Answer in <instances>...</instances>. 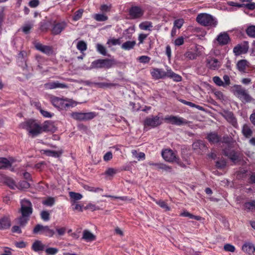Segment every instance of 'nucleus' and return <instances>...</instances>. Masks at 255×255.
I'll return each mask as SVG.
<instances>
[{
    "label": "nucleus",
    "mask_w": 255,
    "mask_h": 255,
    "mask_svg": "<svg viewBox=\"0 0 255 255\" xmlns=\"http://www.w3.org/2000/svg\"><path fill=\"white\" fill-rule=\"evenodd\" d=\"M247 34L252 37H255V26H249L246 30Z\"/></svg>",
    "instance_id": "nucleus-52"
},
{
    "label": "nucleus",
    "mask_w": 255,
    "mask_h": 255,
    "mask_svg": "<svg viewBox=\"0 0 255 255\" xmlns=\"http://www.w3.org/2000/svg\"><path fill=\"white\" fill-rule=\"evenodd\" d=\"M83 187L86 190L93 192H98L103 191V189L101 188L91 187L88 185H84L83 186Z\"/></svg>",
    "instance_id": "nucleus-37"
},
{
    "label": "nucleus",
    "mask_w": 255,
    "mask_h": 255,
    "mask_svg": "<svg viewBox=\"0 0 255 255\" xmlns=\"http://www.w3.org/2000/svg\"><path fill=\"white\" fill-rule=\"evenodd\" d=\"M238 69L241 72H245L247 67H249V62L246 60H239L237 64Z\"/></svg>",
    "instance_id": "nucleus-29"
},
{
    "label": "nucleus",
    "mask_w": 255,
    "mask_h": 255,
    "mask_svg": "<svg viewBox=\"0 0 255 255\" xmlns=\"http://www.w3.org/2000/svg\"><path fill=\"white\" fill-rule=\"evenodd\" d=\"M136 44L134 40L127 41L123 43L121 45V48L125 50H130L134 48Z\"/></svg>",
    "instance_id": "nucleus-28"
},
{
    "label": "nucleus",
    "mask_w": 255,
    "mask_h": 255,
    "mask_svg": "<svg viewBox=\"0 0 255 255\" xmlns=\"http://www.w3.org/2000/svg\"><path fill=\"white\" fill-rule=\"evenodd\" d=\"M14 162L12 158L8 159L5 157H0V169H5L11 166Z\"/></svg>",
    "instance_id": "nucleus-20"
},
{
    "label": "nucleus",
    "mask_w": 255,
    "mask_h": 255,
    "mask_svg": "<svg viewBox=\"0 0 255 255\" xmlns=\"http://www.w3.org/2000/svg\"><path fill=\"white\" fill-rule=\"evenodd\" d=\"M135 29L134 26H130L128 28L124 30L123 32V36L126 39H131L132 34L134 33Z\"/></svg>",
    "instance_id": "nucleus-27"
},
{
    "label": "nucleus",
    "mask_w": 255,
    "mask_h": 255,
    "mask_svg": "<svg viewBox=\"0 0 255 255\" xmlns=\"http://www.w3.org/2000/svg\"><path fill=\"white\" fill-rule=\"evenodd\" d=\"M196 21L202 25L205 26L216 27L218 21L212 15L202 13L199 14L196 17Z\"/></svg>",
    "instance_id": "nucleus-2"
},
{
    "label": "nucleus",
    "mask_w": 255,
    "mask_h": 255,
    "mask_svg": "<svg viewBox=\"0 0 255 255\" xmlns=\"http://www.w3.org/2000/svg\"><path fill=\"white\" fill-rule=\"evenodd\" d=\"M98 85L101 88L112 87H114V86H115L117 85L116 84L111 83H107V82L99 83L98 84Z\"/></svg>",
    "instance_id": "nucleus-62"
},
{
    "label": "nucleus",
    "mask_w": 255,
    "mask_h": 255,
    "mask_svg": "<svg viewBox=\"0 0 255 255\" xmlns=\"http://www.w3.org/2000/svg\"><path fill=\"white\" fill-rule=\"evenodd\" d=\"M184 23V20L182 18H180L175 20L174 21V25L173 27L176 28V29H180L183 25Z\"/></svg>",
    "instance_id": "nucleus-56"
},
{
    "label": "nucleus",
    "mask_w": 255,
    "mask_h": 255,
    "mask_svg": "<svg viewBox=\"0 0 255 255\" xmlns=\"http://www.w3.org/2000/svg\"><path fill=\"white\" fill-rule=\"evenodd\" d=\"M164 120L167 124H170L179 126L187 123L186 120L183 118L172 115L165 116Z\"/></svg>",
    "instance_id": "nucleus-9"
},
{
    "label": "nucleus",
    "mask_w": 255,
    "mask_h": 255,
    "mask_svg": "<svg viewBox=\"0 0 255 255\" xmlns=\"http://www.w3.org/2000/svg\"><path fill=\"white\" fill-rule=\"evenodd\" d=\"M156 166H157V168L161 169L166 171H171V168L167 166L164 164H155Z\"/></svg>",
    "instance_id": "nucleus-59"
},
{
    "label": "nucleus",
    "mask_w": 255,
    "mask_h": 255,
    "mask_svg": "<svg viewBox=\"0 0 255 255\" xmlns=\"http://www.w3.org/2000/svg\"><path fill=\"white\" fill-rule=\"evenodd\" d=\"M67 26V23L65 21L55 23L53 25L51 32L54 35L60 34Z\"/></svg>",
    "instance_id": "nucleus-13"
},
{
    "label": "nucleus",
    "mask_w": 255,
    "mask_h": 255,
    "mask_svg": "<svg viewBox=\"0 0 255 255\" xmlns=\"http://www.w3.org/2000/svg\"><path fill=\"white\" fill-rule=\"evenodd\" d=\"M82 239L87 242H91L96 240L95 236L88 230H84Z\"/></svg>",
    "instance_id": "nucleus-26"
},
{
    "label": "nucleus",
    "mask_w": 255,
    "mask_h": 255,
    "mask_svg": "<svg viewBox=\"0 0 255 255\" xmlns=\"http://www.w3.org/2000/svg\"><path fill=\"white\" fill-rule=\"evenodd\" d=\"M213 82L219 86H224V82L222 80V79L218 76H215L213 78Z\"/></svg>",
    "instance_id": "nucleus-60"
},
{
    "label": "nucleus",
    "mask_w": 255,
    "mask_h": 255,
    "mask_svg": "<svg viewBox=\"0 0 255 255\" xmlns=\"http://www.w3.org/2000/svg\"><path fill=\"white\" fill-rule=\"evenodd\" d=\"M55 203V199L53 197H49L42 201V204L47 206H52Z\"/></svg>",
    "instance_id": "nucleus-44"
},
{
    "label": "nucleus",
    "mask_w": 255,
    "mask_h": 255,
    "mask_svg": "<svg viewBox=\"0 0 255 255\" xmlns=\"http://www.w3.org/2000/svg\"><path fill=\"white\" fill-rule=\"evenodd\" d=\"M44 87L46 89H54L56 88L66 89L68 88V86L64 83H61L58 81H55L45 84Z\"/></svg>",
    "instance_id": "nucleus-18"
},
{
    "label": "nucleus",
    "mask_w": 255,
    "mask_h": 255,
    "mask_svg": "<svg viewBox=\"0 0 255 255\" xmlns=\"http://www.w3.org/2000/svg\"><path fill=\"white\" fill-rule=\"evenodd\" d=\"M153 201H154L158 205H159L161 208L164 209L165 211H170V208L168 206V205L165 203V201L160 200H157L155 199H153Z\"/></svg>",
    "instance_id": "nucleus-36"
},
{
    "label": "nucleus",
    "mask_w": 255,
    "mask_h": 255,
    "mask_svg": "<svg viewBox=\"0 0 255 255\" xmlns=\"http://www.w3.org/2000/svg\"><path fill=\"white\" fill-rule=\"evenodd\" d=\"M11 226V222L8 217L4 216L0 218V230H6Z\"/></svg>",
    "instance_id": "nucleus-23"
},
{
    "label": "nucleus",
    "mask_w": 255,
    "mask_h": 255,
    "mask_svg": "<svg viewBox=\"0 0 255 255\" xmlns=\"http://www.w3.org/2000/svg\"><path fill=\"white\" fill-rule=\"evenodd\" d=\"M93 17L97 21H105L108 19V17L103 13H97L93 15Z\"/></svg>",
    "instance_id": "nucleus-33"
},
{
    "label": "nucleus",
    "mask_w": 255,
    "mask_h": 255,
    "mask_svg": "<svg viewBox=\"0 0 255 255\" xmlns=\"http://www.w3.org/2000/svg\"><path fill=\"white\" fill-rule=\"evenodd\" d=\"M216 40L220 45L227 44L230 40L229 34L225 32L220 33L216 38Z\"/></svg>",
    "instance_id": "nucleus-19"
},
{
    "label": "nucleus",
    "mask_w": 255,
    "mask_h": 255,
    "mask_svg": "<svg viewBox=\"0 0 255 255\" xmlns=\"http://www.w3.org/2000/svg\"><path fill=\"white\" fill-rule=\"evenodd\" d=\"M45 245L43 244L41 241L37 240L35 241L32 246V249L35 252H39L45 250Z\"/></svg>",
    "instance_id": "nucleus-24"
},
{
    "label": "nucleus",
    "mask_w": 255,
    "mask_h": 255,
    "mask_svg": "<svg viewBox=\"0 0 255 255\" xmlns=\"http://www.w3.org/2000/svg\"><path fill=\"white\" fill-rule=\"evenodd\" d=\"M0 182L6 184L12 189H15L16 184L14 180L4 174H0Z\"/></svg>",
    "instance_id": "nucleus-17"
},
{
    "label": "nucleus",
    "mask_w": 255,
    "mask_h": 255,
    "mask_svg": "<svg viewBox=\"0 0 255 255\" xmlns=\"http://www.w3.org/2000/svg\"><path fill=\"white\" fill-rule=\"evenodd\" d=\"M29 187L30 184L27 181H22L16 185L15 188H16L19 190H25L28 189Z\"/></svg>",
    "instance_id": "nucleus-34"
},
{
    "label": "nucleus",
    "mask_w": 255,
    "mask_h": 255,
    "mask_svg": "<svg viewBox=\"0 0 255 255\" xmlns=\"http://www.w3.org/2000/svg\"><path fill=\"white\" fill-rule=\"evenodd\" d=\"M209 141L212 143H217L220 139V136L216 133H210L208 135Z\"/></svg>",
    "instance_id": "nucleus-32"
},
{
    "label": "nucleus",
    "mask_w": 255,
    "mask_h": 255,
    "mask_svg": "<svg viewBox=\"0 0 255 255\" xmlns=\"http://www.w3.org/2000/svg\"><path fill=\"white\" fill-rule=\"evenodd\" d=\"M224 154L228 156L233 162L236 163L239 160V154L233 151H224Z\"/></svg>",
    "instance_id": "nucleus-25"
},
{
    "label": "nucleus",
    "mask_w": 255,
    "mask_h": 255,
    "mask_svg": "<svg viewBox=\"0 0 255 255\" xmlns=\"http://www.w3.org/2000/svg\"><path fill=\"white\" fill-rule=\"evenodd\" d=\"M40 216L44 221H48L50 220V214L46 211H43L41 212Z\"/></svg>",
    "instance_id": "nucleus-57"
},
{
    "label": "nucleus",
    "mask_w": 255,
    "mask_h": 255,
    "mask_svg": "<svg viewBox=\"0 0 255 255\" xmlns=\"http://www.w3.org/2000/svg\"><path fill=\"white\" fill-rule=\"evenodd\" d=\"M249 43L247 41L244 43L238 44L233 49V52L235 55H240L242 54L246 53L249 50Z\"/></svg>",
    "instance_id": "nucleus-11"
},
{
    "label": "nucleus",
    "mask_w": 255,
    "mask_h": 255,
    "mask_svg": "<svg viewBox=\"0 0 255 255\" xmlns=\"http://www.w3.org/2000/svg\"><path fill=\"white\" fill-rule=\"evenodd\" d=\"M161 155L163 159L169 162H174L177 157L175 153L170 149L163 150L161 152Z\"/></svg>",
    "instance_id": "nucleus-10"
},
{
    "label": "nucleus",
    "mask_w": 255,
    "mask_h": 255,
    "mask_svg": "<svg viewBox=\"0 0 255 255\" xmlns=\"http://www.w3.org/2000/svg\"><path fill=\"white\" fill-rule=\"evenodd\" d=\"M129 14L132 19L138 18L142 16L143 10L139 6H132L129 10Z\"/></svg>",
    "instance_id": "nucleus-15"
},
{
    "label": "nucleus",
    "mask_w": 255,
    "mask_h": 255,
    "mask_svg": "<svg viewBox=\"0 0 255 255\" xmlns=\"http://www.w3.org/2000/svg\"><path fill=\"white\" fill-rule=\"evenodd\" d=\"M83 11L84 10L82 9H80L76 11L73 17V20L77 21L79 20L82 17Z\"/></svg>",
    "instance_id": "nucleus-50"
},
{
    "label": "nucleus",
    "mask_w": 255,
    "mask_h": 255,
    "mask_svg": "<svg viewBox=\"0 0 255 255\" xmlns=\"http://www.w3.org/2000/svg\"><path fill=\"white\" fill-rule=\"evenodd\" d=\"M150 73L152 77L155 79H163L167 77V70L165 71L162 69L154 68Z\"/></svg>",
    "instance_id": "nucleus-16"
},
{
    "label": "nucleus",
    "mask_w": 255,
    "mask_h": 255,
    "mask_svg": "<svg viewBox=\"0 0 255 255\" xmlns=\"http://www.w3.org/2000/svg\"><path fill=\"white\" fill-rule=\"evenodd\" d=\"M162 123V121L159 117L152 116L147 117L145 119L144 125L146 127L154 128L160 126Z\"/></svg>",
    "instance_id": "nucleus-8"
},
{
    "label": "nucleus",
    "mask_w": 255,
    "mask_h": 255,
    "mask_svg": "<svg viewBox=\"0 0 255 255\" xmlns=\"http://www.w3.org/2000/svg\"><path fill=\"white\" fill-rule=\"evenodd\" d=\"M226 165V162L224 159H220L216 162V166L218 168L223 169Z\"/></svg>",
    "instance_id": "nucleus-58"
},
{
    "label": "nucleus",
    "mask_w": 255,
    "mask_h": 255,
    "mask_svg": "<svg viewBox=\"0 0 255 255\" xmlns=\"http://www.w3.org/2000/svg\"><path fill=\"white\" fill-rule=\"evenodd\" d=\"M184 56L190 60H194L197 57L198 55L196 53L192 51H187L184 54Z\"/></svg>",
    "instance_id": "nucleus-46"
},
{
    "label": "nucleus",
    "mask_w": 255,
    "mask_h": 255,
    "mask_svg": "<svg viewBox=\"0 0 255 255\" xmlns=\"http://www.w3.org/2000/svg\"><path fill=\"white\" fill-rule=\"evenodd\" d=\"M45 251L48 255H55L58 253V250L56 248H48L45 249Z\"/></svg>",
    "instance_id": "nucleus-53"
},
{
    "label": "nucleus",
    "mask_w": 255,
    "mask_h": 255,
    "mask_svg": "<svg viewBox=\"0 0 255 255\" xmlns=\"http://www.w3.org/2000/svg\"><path fill=\"white\" fill-rule=\"evenodd\" d=\"M77 48L81 52L84 51L87 48V44L84 41H80L77 43Z\"/></svg>",
    "instance_id": "nucleus-45"
},
{
    "label": "nucleus",
    "mask_w": 255,
    "mask_h": 255,
    "mask_svg": "<svg viewBox=\"0 0 255 255\" xmlns=\"http://www.w3.org/2000/svg\"><path fill=\"white\" fill-rule=\"evenodd\" d=\"M242 132L243 135L247 138L251 137L253 134V131L250 126L246 124L243 126Z\"/></svg>",
    "instance_id": "nucleus-31"
},
{
    "label": "nucleus",
    "mask_w": 255,
    "mask_h": 255,
    "mask_svg": "<svg viewBox=\"0 0 255 255\" xmlns=\"http://www.w3.org/2000/svg\"><path fill=\"white\" fill-rule=\"evenodd\" d=\"M96 49L97 51L103 55H106L107 54V50L105 46L103 45L98 43L96 45Z\"/></svg>",
    "instance_id": "nucleus-42"
},
{
    "label": "nucleus",
    "mask_w": 255,
    "mask_h": 255,
    "mask_svg": "<svg viewBox=\"0 0 255 255\" xmlns=\"http://www.w3.org/2000/svg\"><path fill=\"white\" fill-rule=\"evenodd\" d=\"M69 196L70 198L74 200H79L83 197L82 194L79 193H76L74 192H69Z\"/></svg>",
    "instance_id": "nucleus-47"
},
{
    "label": "nucleus",
    "mask_w": 255,
    "mask_h": 255,
    "mask_svg": "<svg viewBox=\"0 0 255 255\" xmlns=\"http://www.w3.org/2000/svg\"><path fill=\"white\" fill-rule=\"evenodd\" d=\"M192 146L193 149L195 150H197L198 149H202L205 147V145L202 141H197L194 142L193 143Z\"/></svg>",
    "instance_id": "nucleus-49"
},
{
    "label": "nucleus",
    "mask_w": 255,
    "mask_h": 255,
    "mask_svg": "<svg viewBox=\"0 0 255 255\" xmlns=\"http://www.w3.org/2000/svg\"><path fill=\"white\" fill-rule=\"evenodd\" d=\"M21 215V217L18 219V223L21 226H24L29 220V217L27 216H24L23 215Z\"/></svg>",
    "instance_id": "nucleus-48"
},
{
    "label": "nucleus",
    "mask_w": 255,
    "mask_h": 255,
    "mask_svg": "<svg viewBox=\"0 0 255 255\" xmlns=\"http://www.w3.org/2000/svg\"><path fill=\"white\" fill-rule=\"evenodd\" d=\"M20 212L21 215L30 216L32 213V206L31 203L27 199H23L20 202Z\"/></svg>",
    "instance_id": "nucleus-7"
},
{
    "label": "nucleus",
    "mask_w": 255,
    "mask_h": 255,
    "mask_svg": "<svg viewBox=\"0 0 255 255\" xmlns=\"http://www.w3.org/2000/svg\"><path fill=\"white\" fill-rule=\"evenodd\" d=\"M41 132L42 131L45 132H54L56 130V128L55 127L53 122L50 121L45 122L42 126L41 127Z\"/></svg>",
    "instance_id": "nucleus-22"
},
{
    "label": "nucleus",
    "mask_w": 255,
    "mask_h": 255,
    "mask_svg": "<svg viewBox=\"0 0 255 255\" xmlns=\"http://www.w3.org/2000/svg\"><path fill=\"white\" fill-rule=\"evenodd\" d=\"M235 87V94L241 101L249 103L253 100V98L249 95L248 92L240 85H236Z\"/></svg>",
    "instance_id": "nucleus-6"
},
{
    "label": "nucleus",
    "mask_w": 255,
    "mask_h": 255,
    "mask_svg": "<svg viewBox=\"0 0 255 255\" xmlns=\"http://www.w3.org/2000/svg\"><path fill=\"white\" fill-rule=\"evenodd\" d=\"M180 216L182 217H187L190 219H194L197 220H199L200 219V217L194 216L187 211H184L180 214Z\"/></svg>",
    "instance_id": "nucleus-43"
},
{
    "label": "nucleus",
    "mask_w": 255,
    "mask_h": 255,
    "mask_svg": "<svg viewBox=\"0 0 255 255\" xmlns=\"http://www.w3.org/2000/svg\"><path fill=\"white\" fill-rule=\"evenodd\" d=\"M34 46L37 50L40 51L47 55H52L54 52L53 48L52 46L43 45L39 42L35 43Z\"/></svg>",
    "instance_id": "nucleus-12"
},
{
    "label": "nucleus",
    "mask_w": 255,
    "mask_h": 255,
    "mask_svg": "<svg viewBox=\"0 0 255 255\" xmlns=\"http://www.w3.org/2000/svg\"><path fill=\"white\" fill-rule=\"evenodd\" d=\"M50 101L53 106L59 110H66L77 105V103L71 99H63L56 96L52 97Z\"/></svg>",
    "instance_id": "nucleus-1"
},
{
    "label": "nucleus",
    "mask_w": 255,
    "mask_h": 255,
    "mask_svg": "<svg viewBox=\"0 0 255 255\" xmlns=\"http://www.w3.org/2000/svg\"><path fill=\"white\" fill-rule=\"evenodd\" d=\"M224 249L227 252L233 253L235 251V247L231 244H227L224 245Z\"/></svg>",
    "instance_id": "nucleus-61"
},
{
    "label": "nucleus",
    "mask_w": 255,
    "mask_h": 255,
    "mask_svg": "<svg viewBox=\"0 0 255 255\" xmlns=\"http://www.w3.org/2000/svg\"><path fill=\"white\" fill-rule=\"evenodd\" d=\"M33 24L32 23H27L24 24L22 27V31L25 34L29 32L30 29L32 28Z\"/></svg>",
    "instance_id": "nucleus-55"
},
{
    "label": "nucleus",
    "mask_w": 255,
    "mask_h": 255,
    "mask_svg": "<svg viewBox=\"0 0 255 255\" xmlns=\"http://www.w3.org/2000/svg\"><path fill=\"white\" fill-rule=\"evenodd\" d=\"M23 128L25 129L32 137H34L41 133V126L33 120H29L21 125Z\"/></svg>",
    "instance_id": "nucleus-3"
},
{
    "label": "nucleus",
    "mask_w": 255,
    "mask_h": 255,
    "mask_svg": "<svg viewBox=\"0 0 255 255\" xmlns=\"http://www.w3.org/2000/svg\"><path fill=\"white\" fill-rule=\"evenodd\" d=\"M137 60L140 63L146 64V63H148L150 61V58L147 56L143 55V56L138 57L137 58Z\"/></svg>",
    "instance_id": "nucleus-54"
},
{
    "label": "nucleus",
    "mask_w": 255,
    "mask_h": 255,
    "mask_svg": "<svg viewBox=\"0 0 255 255\" xmlns=\"http://www.w3.org/2000/svg\"><path fill=\"white\" fill-rule=\"evenodd\" d=\"M56 231L57 232V234L56 236H62L65 235L66 232V227H56Z\"/></svg>",
    "instance_id": "nucleus-51"
},
{
    "label": "nucleus",
    "mask_w": 255,
    "mask_h": 255,
    "mask_svg": "<svg viewBox=\"0 0 255 255\" xmlns=\"http://www.w3.org/2000/svg\"><path fill=\"white\" fill-rule=\"evenodd\" d=\"M117 172V170H116L114 168H109L105 171V174L108 176H113L114 175L116 174Z\"/></svg>",
    "instance_id": "nucleus-64"
},
{
    "label": "nucleus",
    "mask_w": 255,
    "mask_h": 255,
    "mask_svg": "<svg viewBox=\"0 0 255 255\" xmlns=\"http://www.w3.org/2000/svg\"><path fill=\"white\" fill-rule=\"evenodd\" d=\"M42 152L43 154H46L47 156H52V157H58L59 155V154L58 152L50 150H42Z\"/></svg>",
    "instance_id": "nucleus-41"
},
{
    "label": "nucleus",
    "mask_w": 255,
    "mask_h": 255,
    "mask_svg": "<svg viewBox=\"0 0 255 255\" xmlns=\"http://www.w3.org/2000/svg\"><path fill=\"white\" fill-rule=\"evenodd\" d=\"M167 77H169L176 82H179L182 80V77L179 75L175 73L170 69H167Z\"/></svg>",
    "instance_id": "nucleus-30"
},
{
    "label": "nucleus",
    "mask_w": 255,
    "mask_h": 255,
    "mask_svg": "<svg viewBox=\"0 0 255 255\" xmlns=\"http://www.w3.org/2000/svg\"><path fill=\"white\" fill-rule=\"evenodd\" d=\"M40 112L41 114V115L45 118H52L54 115L53 113H51L47 111H45L42 109L40 110Z\"/></svg>",
    "instance_id": "nucleus-63"
},
{
    "label": "nucleus",
    "mask_w": 255,
    "mask_h": 255,
    "mask_svg": "<svg viewBox=\"0 0 255 255\" xmlns=\"http://www.w3.org/2000/svg\"><path fill=\"white\" fill-rule=\"evenodd\" d=\"M71 117L77 121H84L83 113L73 112L70 114Z\"/></svg>",
    "instance_id": "nucleus-39"
},
{
    "label": "nucleus",
    "mask_w": 255,
    "mask_h": 255,
    "mask_svg": "<svg viewBox=\"0 0 255 255\" xmlns=\"http://www.w3.org/2000/svg\"><path fill=\"white\" fill-rule=\"evenodd\" d=\"M121 43V38L116 39L112 38L108 39L107 44L108 45L109 47H111L113 45H120Z\"/></svg>",
    "instance_id": "nucleus-38"
},
{
    "label": "nucleus",
    "mask_w": 255,
    "mask_h": 255,
    "mask_svg": "<svg viewBox=\"0 0 255 255\" xmlns=\"http://www.w3.org/2000/svg\"><path fill=\"white\" fill-rule=\"evenodd\" d=\"M139 27L142 30L150 31V28L152 27V24L150 21H145L141 23L139 25Z\"/></svg>",
    "instance_id": "nucleus-35"
},
{
    "label": "nucleus",
    "mask_w": 255,
    "mask_h": 255,
    "mask_svg": "<svg viewBox=\"0 0 255 255\" xmlns=\"http://www.w3.org/2000/svg\"><path fill=\"white\" fill-rule=\"evenodd\" d=\"M242 250L249 255H252L255 252V247L253 243L246 242L243 245Z\"/></svg>",
    "instance_id": "nucleus-21"
},
{
    "label": "nucleus",
    "mask_w": 255,
    "mask_h": 255,
    "mask_svg": "<svg viewBox=\"0 0 255 255\" xmlns=\"http://www.w3.org/2000/svg\"><path fill=\"white\" fill-rule=\"evenodd\" d=\"M33 233L34 234L43 235L48 238H52L56 235L54 229H51L48 226H43L41 224L36 225L33 230Z\"/></svg>",
    "instance_id": "nucleus-5"
},
{
    "label": "nucleus",
    "mask_w": 255,
    "mask_h": 255,
    "mask_svg": "<svg viewBox=\"0 0 255 255\" xmlns=\"http://www.w3.org/2000/svg\"><path fill=\"white\" fill-rule=\"evenodd\" d=\"M84 121L90 120L97 116V114L94 112L83 113Z\"/></svg>",
    "instance_id": "nucleus-40"
},
{
    "label": "nucleus",
    "mask_w": 255,
    "mask_h": 255,
    "mask_svg": "<svg viewBox=\"0 0 255 255\" xmlns=\"http://www.w3.org/2000/svg\"><path fill=\"white\" fill-rule=\"evenodd\" d=\"M116 62L115 60L112 59H98L92 62L91 68L95 69H109L115 65Z\"/></svg>",
    "instance_id": "nucleus-4"
},
{
    "label": "nucleus",
    "mask_w": 255,
    "mask_h": 255,
    "mask_svg": "<svg viewBox=\"0 0 255 255\" xmlns=\"http://www.w3.org/2000/svg\"><path fill=\"white\" fill-rule=\"evenodd\" d=\"M207 66L211 70H216L221 66V62L216 58L208 57L206 60Z\"/></svg>",
    "instance_id": "nucleus-14"
}]
</instances>
